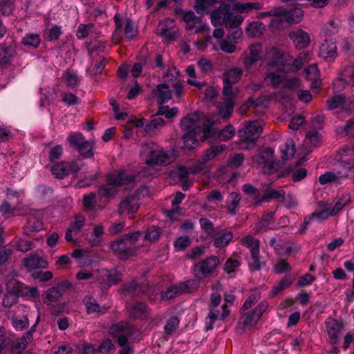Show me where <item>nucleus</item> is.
<instances>
[{"mask_svg": "<svg viewBox=\"0 0 354 354\" xmlns=\"http://www.w3.org/2000/svg\"><path fill=\"white\" fill-rule=\"evenodd\" d=\"M235 133V128L232 124L227 125L223 129L218 131V137L221 140L227 141L230 140Z\"/></svg>", "mask_w": 354, "mask_h": 354, "instance_id": "55", "label": "nucleus"}, {"mask_svg": "<svg viewBox=\"0 0 354 354\" xmlns=\"http://www.w3.org/2000/svg\"><path fill=\"white\" fill-rule=\"evenodd\" d=\"M243 21V18L242 16L236 15L232 21H230L225 23V27L228 30L227 38L230 41L236 43L237 40L241 37L243 31L240 28V25Z\"/></svg>", "mask_w": 354, "mask_h": 354, "instance_id": "9", "label": "nucleus"}, {"mask_svg": "<svg viewBox=\"0 0 354 354\" xmlns=\"http://www.w3.org/2000/svg\"><path fill=\"white\" fill-rule=\"evenodd\" d=\"M51 171L56 178L63 179L70 174L69 162L63 161L57 163L51 167Z\"/></svg>", "mask_w": 354, "mask_h": 354, "instance_id": "29", "label": "nucleus"}, {"mask_svg": "<svg viewBox=\"0 0 354 354\" xmlns=\"http://www.w3.org/2000/svg\"><path fill=\"white\" fill-rule=\"evenodd\" d=\"M202 115H203L201 112H195L189 114L186 117H184L180 121L181 128L184 130H188L189 129H194V128H197L198 132H201V121H200V119Z\"/></svg>", "mask_w": 354, "mask_h": 354, "instance_id": "17", "label": "nucleus"}, {"mask_svg": "<svg viewBox=\"0 0 354 354\" xmlns=\"http://www.w3.org/2000/svg\"><path fill=\"white\" fill-rule=\"evenodd\" d=\"M271 199H274L279 202L285 201V191L283 189H269L256 201V204L261 205L263 202H268Z\"/></svg>", "mask_w": 354, "mask_h": 354, "instance_id": "22", "label": "nucleus"}, {"mask_svg": "<svg viewBox=\"0 0 354 354\" xmlns=\"http://www.w3.org/2000/svg\"><path fill=\"white\" fill-rule=\"evenodd\" d=\"M216 0H196L194 8L199 15H205L209 12V9L216 2Z\"/></svg>", "mask_w": 354, "mask_h": 354, "instance_id": "39", "label": "nucleus"}, {"mask_svg": "<svg viewBox=\"0 0 354 354\" xmlns=\"http://www.w3.org/2000/svg\"><path fill=\"white\" fill-rule=\"evenodd\" d=\"M19 298V297L6 292L2 299V306L4 308H10L18 303Z\"/></svg>", "mask_w": 354, "mask_h": 354, "instance_id": "62", "label": "nucleus"}, {"mask_svg": "<svg viewBox=\"0 0 354 354\" xmlns=\"http://www.w3.org/2000/svg\"><path fill=\"white\" fill-rule=\"evenodd\" d=\"M322 136L317 131L309 132L306 137L305 145L307 147H317L320 145Z\"/></svg>", "mask_w": 354, "mask_h": 354, "instance_id": "40", "label": "nucleus"}, {"mask_svg": "<svg viewBox=\"0 0 354 354\" xmlns=\"http://www.w3.org/2000/svg\"><path fill=\"white\" fill-rule=\"evenodd\" d=\"M283 11L280 12V15H283L286 21L289 24L298 23L301 20L303 11L299 8H295L292 10H287L283 7H280Z\"/></svg>", "mask_w": 354, "mask_h": 354, "instance_id": "25", "label": "nucleus"}, {"mask_svg": "<svg viewBox=\"0 0 354 354\" xmlns=\"http://www.w3.org/2000/svg\"><path fill=\"white\" fill-rule=\"evenodd\" d=\"M331 216L330 212V207L327 205H324L323 209L319 212H314L304 218V223L301 225L300 232L304 234L306 232L307 226L313 220L317 219L322 222L327 219Z\"/></svg>", "mask_w": 354, "mask_h": 354, "instance_id": "12", "label": "nucleus"}, {"mask_svg": "<svg viewBox=\"0 0 354 354\" xmlns=\"http://www.w3.org/2000/svg\"><path fill=\"white\" fill-rule=\"evenodd\" d=\"M274 149L266 148L257 156L256 162L259 165H263V171L266 174H273L280 168V163L273 161Z\"/></svg>", "mask_w": 354, "mask_h": 354, "instance_id": "6", "label": "nucleus"}, {"mask_svg": "<svg viewBox=\"0 0 354 354\" xmlns=\"http://www.w3.org/2000/svg\"><path fill=\"white\" fill-rule=\"evenodd\" d=\"M244 160L243 153H235L231 156L227 161V166L232 169H236L239 167Z\"/></svg>", "mask_w": 354, "mask_h": 354, "instance_id": "63", "label": "nucleus"}, {"mask_svg": "<svg viewBox=\"0 0 354 354\" xmlns=\"http://www.w3.org/2000/svg\"><path fill=\"white\" fill-rule=\"evenodd\" d=\"M230 201L227 203V210L230 214L234 215L236 214V208L241 199V196L237 192H232L230 195Z\"/></svg>", "mask_w": 354, "mask_h": 354, "instance_id": "54", "label": "nucleus"}, {"mask_svg": "<svg viewBox=\"0 0 354 354\" xmlns=\"http://www.w3.org/2000/svg\"><path fill=\"white\" fill-rule=\"evenodd\" d=\"M233 239V233L232 232H225L215 238L214 246L217 248H222L227 245Z\"/></svg>", "mask_w": 354, "mask_h": 354, "instance_id": "38", "label": "nucleus"}, {"mask_svg": "<svg viewBox=\"0 0 354 354\" xmlns=\"http://www.w3.org/2000/svg\"><path fill=\"white\" fill-rule=\"evenodd\" d=\"M289 37L297 48H304L307 47L310 43L309 35L301 29L290 32Z\"/></svg>", "mask_w": 354, "mask_h": 354, "instance_id": "19", "label": "nucleus"}, {"mask_svg": "<svg viewBox=\"0 0 354 354\" xmlns=\"http://www.w3.org/2000/svg\"><path fill=\"white\" fill-rule=\"evenodd\" d=\"M57 97V91L55 88H50L42 94L41 97V106H47L53 103Z\"/></svg>", "mask_w": 354, "mask_h": 354, "instance_id": "47", "label": "nucleus"}, {"mask_svg": "<svg viewBox=\"0 0 354 354\" xmlns=\"http://www.w3.org/2000/svg\"><path fill=\"white\" fill-rule=\"evenodd\" d=\"M93 141H88L86 140L84 144H83L80 149L77 151L84 158H91L93 156Z\"/></svg>", "mask_w": 354, "mask_h": 354, "instance_id": "51", "label": "nucleus"}, {"mask_svg": "<svg viewBox=\"0 0 354 354\" xmlns=\"http://www.w3.org/2000/svg\"><path fill=\"white\" fill-rule=\"evenodd\" d=\"M28 287L15 279H12L6 283V290L19 297H23L28 292Z\"/></svg>", "mask_w": 354, "mask_h": 354, "instance_id": "20", "label": "nucleus"}, {"mask_svg": "<svg viewBox=\"0 0 354 354\" xmlns=\"http://www.w3.org/2000/svg\"><path fill=\"white\" fill-rule=\"evenodd\" d=\"M274 212L263 214L260 221L256 224L255 231L260 232L266 230L267 227L274 222Z\"/></svg>", "mask_w": 354, "mask_h": 354, "instance_id": "31", "label": "nucleus"}, {"mask_svg": "<svg viewBox=\"0 0 354 354\" xmlns=\"http://www.w3.org/2000/svg\"><path fill=\"white\" fill-rule=\"evenodd\" d=\"M21 43L28 47L37 48L40 44V37L37 34L29 33L23 37Z\"/></svg>", "mask_w": 354, "mask_h": 354, "instance_id": "49", "label": "nucleus"}, {"mask_svg": "<svg viewBox=\"0 0 354 354\" xmlns=\"http://www.w3.org/2000/svg\"><path fill=\"white\" fill-rule=\"evenodd\" d=\"M156 98L159 105L168 102L171 98V91L167 84L163 83L156 86Z\"/></svg>", "mask_w": 354, "mask_h": 354, "instance_id": "23", "label": "nucleus"}, {"mask_svg": "<svg viewBox=\"0 0 354 354\" xmlns=\"http://www.w3.org/2000/svg\"><path fill=\"white\" fill-rule=\"evenodd\" d=\"M250 249L251 254L250 260L248 262V266L251 271L255 272L259 271L261 268L266 265L264 261L260 260L259 250H260V242L256 246V243H253L248 247Z\"/></svg>", "mask_w": 354, "mask_h": 354, "instance_id": "14", "label": "nucleus"}, {"mask_svg": "<svg viewBox=\"0 0 354 354\" xmlns=\"http://www.w3.org/2000/svg\"><path fill=\"white\" fill-rule=\"evenodd\" d=\"M123 290L133 297L138 296L140 292L145 291L142 286L138 284L136 281L124 284Z\"/></svg>", "mask_w": 354, "mask_h": 354, "instance_id": "44", "label": "nucleus"}, {"mask_svg": "<svg viewBox=\"0 0 354 354\" xmlns=\"http://www.w3.org/2000/svg\"><path fill=\"white\" fill-rule=\"evenodd\" d=\"M62 295L59 290L55 286H53L44 292L42 295L43 301L46 305H50L52 303L56 302Z\"/></svg>", "mask_w": 354, "mask_h": 354, "instance_id": "33", "label": "nucleus"}, {"mask_svg": "<svg viewBox=\"0 0 354 354\" xmlns=\"http://www.w3.org/2000/svg\"><path fill=\"white\" fill-rule=\"evenodd\" d=\"M281 151L283 159L288 160L290 157L293 156L296 151L293 140L288 139L281 148Z\"/></svg>", "mask_w": 354, "mask_h": 354, "instance_id": "48", "label": "nucleus"}, {"mask_svg": "<svg viewBox=\"0 0 354 354\" xmlns=\"http://www.w3.org/2000/svg\"><path fill=\"white\" fill-rule=\"evenodd\" d=\"M235 8L240 12H248L251 10H259L261 4L259 3H239L235 5Z\"/></svg>", "mask_w": 354, "mask_h": 354, "instance_id": "60", "label": "nucleus"}, {"mask_svg": "<svg viewBox=\"0 0 354 354\" xmlns=\"http://www.w3.org/2000/svg\"><path fill=\"white\" fill-rule=\"evenodd\" d=\"M346 101V97L344 95H336L326 101V105L329 110H333L337 108L341 107Z\"/></svg>", "mask_w": 354, "mask_h": 354, "instance_id": "46", "label": "nucleus"}, {"mask_svg": "<svg viewBox=\"0 0 354 354\" xmlns=\"http://www.w3.org/2000/svg\"><path fill=\"white\" fill-rule=\"evenodd\" d=\"M220 263L217 256L211 255L196 263L192 268L193 273L198 279H203L212 274Z\"/></svg>", "mask_w": 354, "mask_h": 354, "instance_id": "4", "label": "nucleus"}, {"mask_svg": "<svg viewBox=\"0 0 354 354\" xmlns=\"http://www.w3.org/2000/svg\"><path fill=\"white\" fill-rule=\"evenodd\" d=\"M197 278L195 279H190L186 281L181 282L177 286V290L180 294L191 293L195 291L199 286V281Z\"/></svg>", "mask_w": 354, "mask_h": 354, "instance_id": "30", "label": "nucleus"}, {"mask_svg": "<svg viewBox=\"0 0 354 354\" xmlns=\"http://www.w3.org/2000/svg\"><path fill=\"white\" fill-rule=\"evenodd\" d=\"M217 108L218 109V115L223 119H227L233 111L234 102L218 103Z\"/></svg>", "mask_w": 354, "mask_h": 354, "instance_id": "45", "label": "nucleus"}, {"mask_svg": "<svg viewBox=\"0 0 354 354\" xmlns=\"http://www.w3.org/2000/svg\"><path fill=\"white\" fill-rule=\"evenodd\" d=\"M24 266L29 270L47 268L48 262L37 253H31L23 260Z\"/></svg>", "mask_w": 354, "mask_h": 354, "instance_id": "15", "label": "nucleus"}, {"mask_svg": "<svg viewBox=\"0 0 354 354\" xmlns=\"http://www.w3.org/2000/svg\"><path fill=\"white\" fill-rule=\"evenodd\" d=\"M134 178V176L126 175L124 171H119L116 175H110L107 178V185L99 187V196L101 198L114 196L116 192L115 189V188L109 187V185L119 187L133 181Z\"/></svg>", "mask_w": 354, "mask_h": 354, "instance_id": "3", "label": "nucleus"}, {"mask_svg": "<svg viewBox=\"0 0 354 354\" xmlns=\"http://www.w3.org/2000/svg\"><path fill=\"white\" fill-rule=\"evenodd\" d=\"M138 209L139 205L137 197L134 196H127L120 203L118 212L120 214L127 213L132 216Z\"/></svg>", "mask_w": 354, "mask_h": 354, "instance_id": "16", "label": "nucleus"}, {"mask_svg": "<svg viewBox=\"0 0 354 354\" xmlns=\"http://www.w3.org/2000/svg\"><path fill=\"white\" fill-rule=\"evenodd\" d=\"M157 30L160 35L169 40L174 39L178 37L175 30V21L171 19H167L160 22Z\"/></svg>", "mask_w": 354, "mask_h": 354, "instance_id": "13", "label": "nucleus"}, {"mask_svg": "<svg viewBox=\"0 0 354 354\" xmlns=\"http://www.w3.org/2000/svg\"><path fill=\"white\" fill-rule=\"evenodd\" d=\"M295 252L293 243L289 241L279 240L276 252L280 256L288 255Z\"/></svg>", "mask_w": 354, "mask_h": 354, "instance_id": "35", "label": "nucleus"}, {"mask_svg": "<svg viewBox=\"0 0 354 354\" xmlns=\"http://www.w3.org/2000/svg\"><path fill=\"white\" fill-rule=\"evenodd\" d=\"M243 191L255 200V202L261 198L259 191L251 184H244L242 187Z\"/></svg>", "mask_w": 354, "mask_h": 354, "instance_id": "64", "label": "nucleus"}, {"mask_svg": "<svg viewBox=\"0 0 354 354\" xmlns=\"http://www.w3.org/2000/svg\"><path fill=\"white\" fill-rule=\"evenodd\" d=\"M263 132L261 122L258 120L248 122L238 131L239 140L237 144L241 149H251L253 148L258 138Z\"/></svg>", "mask_w": 354, "mask_h": 354, "instance_id": "2", "label": "nucleus"}, {"mask_svg": "<svg viewBox=\"0 0 354 354\" xmlns=\"http://www.w3.org/2000/svg\"><path fill=\"white\" fill-rule=\"evenodd\" d=\"M338 31L339 26L333 21H330L322 27L321 32L324 36H331L337 34Z\"/></svg>", "mask_w": 354, "mask_h": 354, "instance_id": "56", "label": "nucleus"}, {"mask_svg": "<svg viewBox=\"0 0 354 354\" xmlns=\"http://www.w3.org/2000/svg\"><path fill=\"white\" fill-rule=\"evenodd\" d=\"M15 6L13 0H0V11L4 16L13 14Z\"/></svg>", "mask_w": 354, "mask_h": 354, "instance_id": "52", "label": "nucleus"}, {"mask_svg": "<svg viewBox=\"0 0 354 354\" xmlns=\"http://www.w3.org/2000/svg\"><path fill=\"white\" fill-rule=\"evenodd\" d=\"M325 327L327 334V341L333 346L338 345L345 330V326L342 321L328 317L325 320Z\"/></svg>", "mask_w": 354, "mask_h": 354, "instance_id": "5", "label": "nucleus"}, {"mask_svg": "<svg viewBox=\"0 0 354 354\" xmlns=\"http://www.w3.org/2000/svg\"><path fill=\"white\" fill-rule=\"evenodd\" d=\"M68 142L72 148L77 151L80 149L81 146L86 141L84 136L78 132L71 133L68 136Z\"/></svg>", "mask_w": 354, "mask_h": 354, "instance_id": "34", "label": "nucleus"}, {"mask_svg": "<svg viewBox=\"0 0 354 354\" xmlns=\"http://www.w3.org/2000/svg\"><path fill=\"white\" fill-rule=\"evenodd\" d=\"M15 54V49L12 46H0V68L8 67Z\"/></svg>", "mask_w": 354, "mask_h": 354, "instance_id": "21", "label": "nucleus"}, {"mask_svg": "<svg viewBox=\"0 0 354 354\" xmlns=\"http://www.w3.org/2000/svg\"><path fill=\"white\" fill-rule=\"evenodd\" d=\"M63 82L71 88L75 87L79 83V78L75 73L65 72L62 76Z\"/></svg>", "mask_w": 354, "mask_h": 354, "instance_id": "61", "label": "nucleus"}, {"mask_svg": "<svg viewBox=\"0 0 354 354\" xmlns=\"http://www.w3.org/2000/svg\"><path fill=\"white\" fill-rule=\"evenodd\" d=\"M235 15L230 12V6L222 4L211 13V21L214 26H218L226 22L232 21Z\"/></svg>", "mask_w": 354, "mask_h": 354, "instance_id": "8", "label": "nucleus"}, {"mask_svg": "<svg viewBox=\"0 0 354 354\" xmlns=\"http://www.w3.org/2000/svg\"><path fill=\"white\" fill-rule=\"evenodd\" d=\"M180 324V319L177 316H172L169 317L164 327V332L166 335H171L178 328Z\"/></svg>", "mask_w": 354, "mask_h": 354, "instance_id": "41", "label": "nucleus"}, {"mask_svg": "<svg viewBox=\"0 0 354 354\" xmlns=\"http://www.w3.org/2000/svg\"><path fill=\"white\" fill-rule=\"evenodd\" d=\"M158 115H153L151 120L146 124L145 131L147 134L153 136L156 133V130L160 127H162L165 122L162 118L157 117Z\"/></svg>", "mask_w": 354, "mask_h": 354, "instance_id": "32", "label": "nucleus"}, {"mask_svg": "<svg viewBox=\"0 0 354 354\" xmlns=\"http://www.w3.org/2000/svg\"><path fill=\"white\" fill-rule=\"evenodd\" d=\"M265 30V26L260 21H253L250 23L247 28L246 32L248 36L252 37H259L263 34Z\"/></svg>", "mask_w": 354, "mask_h": 354, "instance_id": "36", "label": "nucleus"}, {"mask_svg": "<svg viewBox=\"0 0 354 354\" xmlns=\"http://www.w3.org/2000/svg\"><path fill=\"white\" fill-rule=\"evenodd\" d=\"M104 234V226L102 224L95 225L88 238V243L93 247L98 246L102 241Z\"/></svg>", "mask_w": 354, "mask_h": 354, "instance_id": "26", "label": "nucleus"}, {"mask_svg": "<svg viewBox=\"0 0 354 354\" xmlns=\"http://www.w3.org/2000/svg\"><path fill=\"white\" fill-rule=\"evenodd\" d=\"M243 74V70L234 67L223 73V84H235L239 81Z\"/></svg>", "mask_w": 354, "mask_h": 354, "instance_id": "27", "label": "nucleus"}, {"mask_svg": "<svg viewBox=\"0 0 354 354\" xmlns=\"http://www.w3.org/2000/svg\"><path fill=\"white\" fill-rule=\"evenodd\" d=\"M339 169H337L334 171V174L336 176L337 179L348 178L353 176L351 174V165L349 163L341 162L338 165Z\"/></svg>", "mask_w": 354, "mask_h": 354, "instance_id": "42", "label": "nucleus"}, {"mask_svg": "<svg viewBox=\"0 0 354 354\" xmlns=\"http://www.w3.org/2000/svg\"><path fill=\"white\" fill-rule=\"evenodd\" d=\"M83 304L88 314L97 313L102 315L106 312V308L101 307L97 301L91 296H86L83 299Z\"/></svg>", "mask_w": 354, "mask_h": 354, "instance_id": "24", "label": "nucleus"}, {"mask_svg": "<svg viewBox=\"0 0 354 354\" xmlns=\"http://www.w3.org/2000/svg\"><path fill=\"white\" fill-rule=\"evenodd\" d=\"M225 149H226V146L225 145L212 146L205 151V154L203 156V159L205 161L212 160Z\"/></svg>", "mask_w": 354, "mask_h": 354, "instance_id": "43", "label": "nucleus"}, {"mask_svg": "<svg viewBox=\"0 0 354 354\" xmlns=\"http://www.w3.org/2000/svg\"><path fill=\"white\" fill-rule=\"evenodd\" d=\"M178 113V108L173 107L169 109L168 106H162L158 109L156 115H165L166 118L171 119L174 118Z\"/></svg>", "mask_w": 354, "mask_h": 354, "instance_id": "58", "label": "nucleus"}, {"mask_svg": "<svg viewBox=\"0 0 354 354\" xmlns=\"http://www.w3.org/2000/svg\"><path fill=\"white\" fill-rule=\"evenodd\" d=\"M337 55L336 41L333 39H325L319 47V56L324 59L335 58Z\"/></svg>", "mask_w": 354, "mask_h": 354, "instance_id": "18", "label": "nucleus"}, {"mask_svg": "<svg viewBox=\"0 0 354 354\" xmlns=\"http://www.w3.org/2000/svg\"><path fill=\"white\" fill-rule=\"evenodd\" d=\"M201 227L209 235L218 236L219 232L217 229H214L212 222L207 218H201L199 220Z\"/></svg>", "mask_w": 354, "mask_h": 354, "instance_id": "50", "label": "nucleus"}, {"mask_svg": "<svg viewBox=\"0 0 354 354\" xmlns=\"http://www.w3.org/2000/svg\"><path fill=\"white\" fill-rule=\"evenodd\" d=\"M267 306V303L262 301L258 304L254 310L243 313L241 318L243 325L242 330H244L246 328L254 327L266 311Z\"/></svg>", "mask_w": 354, "mask_h": 354, "instance_id": "7", "label": "nucleus"}, {"mask_svg": "<svg viewBox=\"0 0 354 354\" xmlns=\"http://www.w3.org/2000/svg\"><path fill=\"white\" fill-rule=\"evenodd\" d=\"M264 80L268 82V85H270L274 88L278 87L281 82V75L274 72L266 73Z\"/></svg>", "mask_w": 354, "mask_h": 354, "instance_id": "57", "label": "nucleus"}, {"mask_svg": "<svg viewBox=\"0 0 354 354\" xmlns=\"http://www.w3.org/2000/svg\"><path fill=\"white\" fill-rule=\"evenodd\" d=\"M161 234V229L157 226H152L145 232V239L151 242L158 240Z\"/></svg>", "mask_w": 354, "mask_h": 354, "instance_id": "59", "label": "nucleus"}, {"mask_svg": "<svg viewBox=\"0 0 354 354\" xmlns=\"http://www.w3.org/2000/svg\"><path fill=\"white\" fill-rule=\"evenodd\" d=\"M171 161L170 155L162 149H154L149 152L147 157V164L149 165H167Z\"/></svg>", "mask_w": 354, "mask_h": 354, "instance_id": "11", "label": "nucleus"}, {"mask_svg": "<svg viewBox=\"0 0 354 354\" xmlns=\"http://www.w3.org/2000/svg\"><path fill=\"white\" fill-rule=\"evenodd\" d=\"M12 325L17 330H23L29 326V319L27 316L24 315L21 318L17 317H12Z\"/></svg>", "mask_w": 354, "mask_h": 354, "instance_id": "53", "label": "nucleus"}, {"mask_svg": "<svg viewBox=\"0 0 354 354\" xmlns=\"http://www.w3.org/2000/svg\"><path fill=\"white\" fill-rule=\"evenodd\" d=\"M199 133L197 128L188 131L183 136L185 147L189 149H193L197 143L196 134Z\"/></svg>", "mask_w": 354, "mask_h": 354, "instance_id": "37", "label": "nucleus"}, {"mask_svg": "<svg viewBox=\"0 0 354 354\" xmlns=\"http://www.w3.org/2000/svg\"><path fill=\"white\" fill-rule=\"evenodd\" d=\"M112 333L118 337V344L120 346H124L128 341V338L133 334L131 326L125 322H120L113 326L111 328Z\"/></svg>", "mask_w": 354, "mask_h": 354, "instance_id": "10", "label": "nucleus"}, {"mask_svg": "<svg viewBox=\"0 0 354 354\" xmlns=\"http://www.w3.org/2000/svg\"><path fill=\"white\" fill-rule=\"evenodd\" d=\"M142 232L136 231L123 234L111 243L113 252L120 259L126 260L136 254V241Z\"/></svg>", "mask_w": 354, "mask_h": 354, "instance_id": "1", "label": "nucleus"}, {"mask_svg": "<svg viewBox=\"0 0 354 354\" xmlns=\"http://www.w3.org/2000/svg\"><path fill=\"white\" fill-rule=\"evenodd\" d=\"M342 83L343 86L354 84V66H348L340 73L335 84Z\"/></svg>", "mask_w": 354, "mask_h": 354, "instance_id": "28", "label": "nucleus"}]
</instances>
